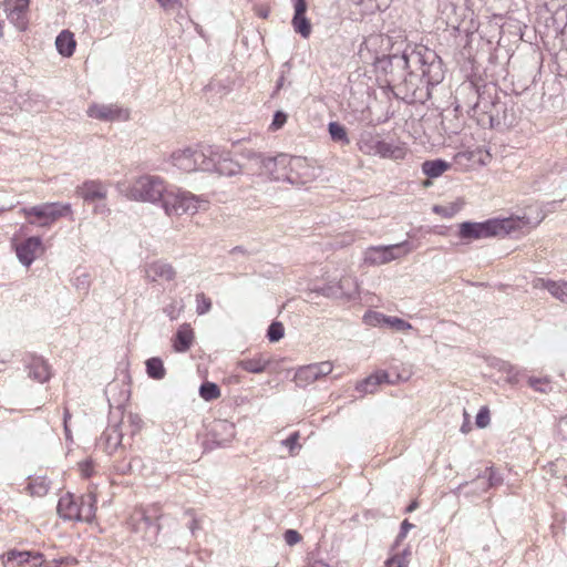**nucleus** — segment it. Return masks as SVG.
Segmentation results:
<instances>
[{
	"label": "nucleus",
	"instance_id": "43",
	"mask_svg": "<svg viewBox=\"0 0 567 567\" xmlns=\"http://www.w3.org/2000/svg\"><path fill=\"white\" fill-rule=\"evenodd\" d=\"M386 326L398 331L411 330L412 326L408 321L398 318L388 316Z\"/></svg>",
	"mask_w": 567,
	"mask_h": 567
},
{
	"label": "nucleus",
	"instance_id": "59",
	"mask_svg": "<svg viewBox=\"0 0 567 567\" xmlns=\"http://www.w3.org/2000/svg\"><path fill=\"white\" fill-rule=\"evenodd\" d=\"M350 281L351 279L350 278H344V279H341L339 281V285H338V290H340V295L343 293V290L346 287H348L350 285Z\"/></svg>",
	"mask_w": 567,
	"mask_h": 567
},
{
	"label": "nucleus",
	"instance_id": "2",
	"mask_svg": "<svg viewBox=\"0 0 567 567\" xmlns=\"http://www.w3.org/2000/svg\"><path fill=\"white\" fill-rule=\"evenodd\" d=\"M171 161L185 173L200 171L228 177L243 173V165L234 161L229 152L212 145L177 150L172 153Z\"/></svg>",
	"mask_w": 567,
	"mask_h": 567
},
{
	"label": "nucleus",
	"instance_id": "6",
	"mask_svg": "<svg viewBox=\"0 0 567 567\" xmlns=\"http://www.w3.org/2000/svg\"><path fill=\"white\" fill-rule=\"evenodd\" d=\"M206 204L207 200L203 197L178 189L166 192L162 206L168 216H181L183 214L194 215Z\"/></svg>",
	"mask_w": 567,
	"mask_h": 567
},
{
	"label": "nucleus",
	"instance_id": "13",
	"mask_svg": "<svg viewBox=\"0 0 567 567\" xmlns=\"http://www.w3.org/2000/svg\"><path fill=\"white\" fill-rule=\"evenodd\" d=\"M87 115L106 122L126 121L130 116L126 110L115 104H93L89 107Z\"/></svg>",
	"mask_w": 567,
	"mask_h": 567
},
{
	"label": "nucleus",
	"instance_id": "38",
	"mask_svg": "<svg viewBox=\"0 0 567 567\" xmlns=\"http://www.w3.org/2000/svg\"><path fill=\"white\" fill-rule=\"evenodd\" d=\"M528 385L533 388L535 391L540 393H547L551 390L550 380L548 378H528Z\"/></svg>",
	"mask_w": 567,
	"mask_h": 567
},
{
	"label": "nucleus",
	"instance_id": "55",
	"mask_svg": "<svg viewBox=\"0 0 567 567\" xmlns=\"http://www.w3.org/2000/svg\"><path fill=\"white\" fill-rule=\"evenodd\" d=\"M94 213L104 215V214L110 213V209L107 208L106 204L102 203V204L95 205Z\"/></svg>",
	"mask_w": 567,
	"mask_h": 567
},
{
	"label": "nucleus",
	"instance_id": "44",
	"mask_svg": "<svg viewBox=\"0 0 567 567\" xmlns=\"http://www.w3.org/2000/svg\"><path fill=\"white\" fill-rule=\"evenodd\" d=\"M408 551L404 550L400 555H394L385 561L386 567H408Z\"/></svg>",
	"mask_w": 567,
	"mask_h": 567
},
{
	"label": "nucleus",
	"instance_id": "33",
	"mask_svg": "<svg viewBox=\"0 0 567 567\" xmlns=\"http://www.w3.org/2000/svg\"><path fill=\"white\" fill-rule=\"evenodd\" d=\"M21 213L28 218L35 217L38 219V221L29 219V224L31 225H38L40 227H49L52 225L51 221L47 219V213L41 205L32 206L29 208L24 207L21 209Z\"/></svg>",
	"mask_w": 567,
	"mask_h": 567
},
{
	"label": "nucleus",
	"instance_id": "37",
	"mask_svg": "<svg viewBox=\"0 0 567 567\" xmlns=\"http://www.w3.org/2000/svg\"><path fill=\"white\" fill-rule=\"evenodd\" d=\"M386 320L388 316L377 311H368L363 316V322L371 327L386 326Z\"/></svg>",
	"mask_w": 567,
	"mask_h": 567
},
{
	"label": "nucleus",
	"instance_id": "51",
	"mask_svg": "<svg viewBox=\"0 0 567 567\" xmlns=\"http://www.w3.org/2000/svg\"><path fill=\"white\" fill-rule=\"evenodd\" d=\"M165 10H174L182 6L181 0H157Z\"/></svg>",
	"mask_w": 567,
	"mask_h": 567
},
{
	"label": "nucleus",
	"instance_id": "26",
	"mask_svg": "<svg viewBox=\"0 0 567 567\" xmlns=\"http://www.w3.org/2000/svg\"><path fill=\"white\" fill-rule=\"evenodd\" d=\"M75 45L74 35L69 30H63L55 39L56 50L63 56H71L74 53Z\"/></svg>",
	"mask_w": 567,
	"mask_h": 567
},
{
	"label": "nucleus",
	"instance_id": "1",
	"mask_svg": "<svg viewBox=\"0 0 567 567\" xmlns=\"http://www.w3.org/2000/svg\"><path fill=\"white\" fill-rule=\"evenodd\" d=\"M389 63L392 68L410 69L398 87L404 89L405 95L411 94L413 99L417 97L419 89L414 81H424L427 86H434L444 79L443 63L440 56L424 45H416L410 51L404 50L402 54H392L389 56Z\"/></svg>",
	"mask_w": 567,
	"mask_h": 567
},
{
	"label": "nucleus",
	"instance_id": "16",
	"mask_svg": "<svg viewBox=\"0 0 567 567\" xmlns=\"http://www.w3.org/2000/svg\"><path fill=\"white\" fill-rule=\"evenodd\" d=\"M42 247L40 237H29L22 244L17 246V257L20 262L29 267L35 259L37 251Z\"/></svg>",
	"mask_w": 567,
	"mask_h": 567
},
{
	"label": "nucleus",
	"instance_id": "5",
	"mask_svg": "<svg viewBox=\"0 0 567 567\" xmlns=\"http://www.w3.org/2000/svg\"><path fill=\"white\" fill-rule=\"evenodd\" d=\"M162 517V511L159 505L152 504L145 508H136L127 519L130 529L138 534L141 538L153 545L156 543L161 532V525L158 523Z\"/></svg>",
	"mask_w": 567,
	"mask_h": 567
},
{
	"label": "nucleus",
	"instance_id": "39",
	"mask_svg": "<svg viewBox=\"0 0 567 567\" xmlns=\"http://www.w3.org/2000/svg\"><path fill=\"white\" fill-rule=\"evenodd\" d=\"M549 293L561 302L567 303V281H555L550 285Z\"/></svg>",
	"mask_w": 567,
	"mask_h": 567
},
{
	"label": "nucleus",
	"instance_id": "21",
	"mask_svg": "<svg viewBox=\"0 0 567 567\" xmlns=\"http://www.w3.org/2000/svg\"><path fill=\"white\" fill-rule=\"evenodd\" d=\"M381 141L378 134L364 131L360 134L358 147L363 154L375 156L380 150Z\"/></svg>",
	"mask_w": 567,
	"mask_h": 567
},
{
	"label": "nucleus",
	"instance_id": "36",
	"mask_svg": "<svg viewBox=\"0 0 567 567\" xmlns=\"http://www.w3.org/2000/svg\"><path fill=\"white\" fill-rule=\"evenodd\" d=\"M199 395L205 401H213L220 396V389L216 383L204 382L199 388Z\"/></svg>",
	"mask_w": 567,
	"mask_h": 567
},
{
	"label": "nucleus",
	"instance_id": "62",
	"mask_svg": "<svg viewBox=\"0 0 567 567\" xmlns=\"http://www.w3.org/2000/svg\"><path fill=\"white\" fill-rule=\"evenodd\" d=\"M237 252H244L243 247L237 246V247L233 248L231 254H237Z\"/></svg>",
	"mask_w": 567,
	"mask_h": 567
},
{
	"label": "nucleus",
	"instance_id": "10",
	"mask_svg": "<svg viewBox=\"0 0 567 567\" xmlns=\"http://www.w3.org/2000/svg\"><path fill=\"white\" fill-rule=\"evenodd\" d=\"M333 365L330 361L311 363L300 367L295 373V382L298 386H307L317 380L330 374Z\"/></svg>",
	"mask_w": 567,
	"mask_h": 567
},
{
	"label": "nucleus",
	"instance_id": "11",
	"mask_svg": "<svg viewBox=\"0 0 567 567\" xmlns=\"http://www.w3.org/2000/svg\"><path fill=\"white\" fill-rule=\"evenodd\" d=\"M4 567H40L44 563L43 554L10 549L1 557Z\"/></svg>",
	"mask_w": 567,
	"mask_h": 567
},
{
	"label": "nucleus",
	"instance_id": "47",
	"mask_svg": "<svg viewBox=\"0 0 567 567\" xmlns=\"http://www.w3.org/2000/svg\"><path fill=\"white\" fill-rule=\"evenodd\" d=\"M184 515L189 518V523L187 524L192 535H195L196 530L200 528L198 519L195 517V512L192 508H188L184 512Z\"/></svg>",
	"mask_w": 567,
	"mask_h": 567
},
{
	"label": "nucleus",
	"instance_id": "14",
	"mask_svg": "<svg viewBox=\"0 0 567 567\" xmlns=\"http://www.w3.org/2000/svg\"><path fill=\"white\" fill-rule=\"evenodd\" d=\"M292 2L295 14L292 17L291 24L297 33L307 39L311 34V24L306 17L307 2L306 0H292Z\"/></svg>",
	"mask_w": 567,
	"mask_h": 567
},
{
	"label": "nucleus",
	"instance_id": "40",
	"mask_svg": "<svg viewBox=\"0 0 567 567\" xmlns=\"http://www.w3.org/2000/svg\"><path fill=\"white\" fill-rule=\"evenodd\" d=\"M184 309L183 301L173 299L163 308V312L173 321L176 320Z\"/></svg>",
	"mask_w": 567,
	"mask_h": 567
},
{
	"label": "nucleus",
	"instance_id": "15",
	"mask_svg": "<svg viewBox=\"0 0 567 567\" xmlns=\"http://www.w3.org/2000/svg\"><path fill=\"white\" fill-rule=\"evenodd\" d=\"M195 341V333L189 323H183L178 327L172 338L173 350L177 353L187 352Z\"/></svg>",
	"mask_w": 567,
	"mask_h": 567
},
{
	"label": "nucleus",
	"instance_id": "64",
	"mask_svg": "<svg viewBox=\"0 0 567 567\" xmlns=\"http://www.w3.org/2000/svg\"><path fill=\"white\" fill-rule=\"evenodd\" d=\"M65 560H68V558H61L60 560H55L54 563L56 565H60V564L64 563Z\"/></svg>",
	"mask_w": 567,
	"mask_h": 567
},
{
	"label": "nucleus",
	"instance_id": "41",
	"mask_svg": "<svg viewBox=\"0 0 567 567\" xmlns=\"http://www.w3.org/2000/svg\"><path fill=\"white\" fill-rule=\"evenodd\" d=\"M285 334V328L284 324L279 321H274L268 327L267 330V338L270 342H277L279 341Z\"/></svg>",
	"mask_w": 567,
	"mask_h": 567
},
{
	"label": "nucleus",
	"instance_id": "3",
	"mask_svg": "<svg viewBox=\"0 0 567 567\" xmlns=\"http://www.w3.org/2000/svg\"><path fill=\"white\" fill-rule=\"evenodd\" d=\"M468 114L483 128L505 130L517 124V115L514 105H507L501 101H489L477 97L476 103L468 110Z\"/></svg>",
	"mask_w": 567,
	"mask_h": 567
},
{
	"label": "nucleus",
	"instance_id": "46",
	"mask_svg": "<svg viewBox=\"0 0 567 567\" xmlns=\"http://www.w3.org/2000/svg\"><path fill=\"white\" fill-rule=\"evenodd\" d=\"M286 122H287V114L282 111H277L274 114V118L270 124V130L277 131V130L281 128Z\"/></svg>",
	"mask_w": 567,
	"mask_h": 567
},
{
	"label": "nucleus",
	"instance_id": "12",
	"mask_svg": "<svg viewBox=\"0 0 567 567\" xmlns=\"http://www.w3.org/2000/svg\"><path fill=\"white\" fill-rule=\"evenodd\" d=\"M290 164V158L285 154H279L274 157H267L264 165L262 175L271 181H288L291 182L287 167Z\"/></svg>",
	"mask_w": 567,
	"mask_h": 567
},
{
	"label": "nucleus",
	"instance_id": "25",
	"mask_svg": "<svg viewBox=\"0 0 567 567\" xmlns=\"http://www.w3.org/2000/svg\"><path fill=\"white\" fill-rule=\"evenodd\" d=\"M380 157L390 159H402L406 155V148L401 143L381 141L378 154Z\"/></svg>",
	"mask_w": 567,
	"mask_h": 567
},
{
	"label": "nucleus",
	"instance_id": "28",
	"mask_svg": "<svg viewBox=\"0 0 567 567\" xmlns=\"http://www.w3.org/2000/svg\"><path fill=\"white\" fill-rule=\"evenodd\" d=\"M29 7V0H9L7 3L8 18L16 21L19 28H24V21H20Z\"/></svg>",
	"mask_w": 567,
	"mask_h": 567
},
{
	"label": "nucleus",
	"instance_id": "49",
	"mask_svg": "<svg viewBox=\"0 0 567 567\" xmlns=\"http://www.w3.org/2000/svg\"><path fill=\"white\" fill-rule=\"evenodd\" d=\"M284 539L289 546H293L301 540V535L295 529H287Z\"/></svg>",
	"mask_w": 567,
	"mask_h": 567
},
{
	"label": "nucleus",
	"instance_id": "9",
	"mask_svg": "<svg viewBox=\"0 0 567 567\" xmlns=\"http://www.w3.org/2000/svg\"><path fill=\"white\" fill-rule=\"evenodd\" d=\"M503 477L493 468L487 467L483 475H477L472 482H465L457 486V492L461 493L465 488L471 487L470 491L464 492L466 496L471 494L480 495L488 488L501 485Z\"/></svg>",
	"mask_w": 567,
	"mask_h": 567
},
{
	"label": "nucleus",
	"instance_id": "18",
	"mask_svg": "<svg viewBox=\"0 0 567 567\" xmlns=\"http://www.w3.org/2000/svg\"><path fill=\"white\" fill-rule=\"evenodd\" d=\"M76 193L85 202L92 203L104 199L106 197L107 189L101 182L87 181L76 188Z\"/></svg>",
	"mask_w": 567,
	"mask_h": 567
},
{
	"label": "nucleus",
	"instance_id": "53",
	"mask_svg": "<svg viewBox=\"0 0 567 567\" xmlns=\"http://www.w3.org/2000/svg\"><path fill=\"white\" fill-rule=\"evenodd\" d=\"M558 431L564 440H567V416L560 419L558 423Z\"/></svg>",
	"mask_w": 567,
	"mask_h": 567
},
{
	"label": "nucleus",
	"instance_id": "32",
	"mask_svg": "<svg viewBox=\"0 0 567 567\" xmlns=\"http://www.w3.org/2000/svg\"><path fill=\"white\" fill-rule=\"evenodd\" d=\"M96 496L92 492L81 497L79 509H81V520L90 522L95 515Z\"/></svg>",
	"mask_w": 567,
	"mask_h": 567
},
{
	"label": "nucleus",
	"instance_id": "42",
	"mask_svg": "<svg viewBox=\"0 0 567 567\" xmlns=\"http://www.w3.org/2000/svg\"><path fill=\"white\" fill-rule=\"evenodd\" d=\"M196 312L198 316L207 313L212 308V300L200 292L196 295Z\"/></svg>",
	"mask_w": 567,
	"mask_h": 567
},
{
	"label": "nucleus",
	"instance_id": "24",
	"mask_svg": "<svg viewBox=\"0 0 567 567\" xmlns=\"http://www.w3.org/2000/svg\"><path fill=\"white\" fill-rule=\"evenodd\" d=\"M42 208L47 213V219L53 224L59 218L71 215L72 208L71 205L68 203H44L41 204Z\"/></svg>",
	"mask_w": 567,
	"mask_h": 567
},
{
	"label": "nucleus",
	"instance_id": "63",
	"mask_svg": "<svg viewBox=\"0 0 567 567\" xmlns=\"http://www.w3.org/2000/svg\"><path fill=\"white\" fill-rule=\"evenodd\" d=\"M415 508H416V503H415V502H413L412 504H410V505L408 506L406 512H412V511H414Z\"/></svg>",
	"mask_w": 567,
	"mask_h": 567
},
{
	"label": "nucleus",
	"instance_id": "48",
	"mask_svg": "<svg viewBox=\"0 0 567 567\" xmlns=\"http://www.w3.org/2000/svg\"><path fill=\"white\" fill-rule=\"evenodd\" d=\"M476 425L481 429L485 427L489 423V411L486 406H483L476 415Z\"/></svg>",
	"mask_w": 567,
	"mask_h": 567
},
{
	"label": "nucleus",
	"instance_id": "35",
	"mask_svg": "<svg viewBox=\"0 0 567 567\" xmlns=\"http://www.w3.org/2000/svg\"><path fill=\"white\" fill-rule=\"evenodd\" d=\"M329 134L334 142L348 145L350 140L343 125L338 122H331L328 125Z\"/></svg>",
	"mask_w": 567,
	"mask_h": 567
},
{
	"label": "nucleus",
	"instance_id": "45",
	"mask_svg": "<svg viewBox=\"0 0 567 567\" xmlns=\"http://www.w3.org/2000/svg\"><path fill=\"white\" fill-rule=\"evenodd\" d=\"M299 437V432H293L282 441V444L289 449L290 455H295L296 450L300 449V445L298 444Z\"/></svg>",
	"mask_w": 567,
	"mask_h": 567
},
{
	"label": "nucleus",
	"instance_id": "60",
	"mask_svg": "<svg viewBox=\"0 0 567 567\" xmlns=\"http://www.w3.org/2000/svg\"><path fill=\"white\" fill-rule=\"evenodd\" d=\"M128 420H130V422H131L133 425H135V426H136V430H138V429H140L138 423L141 422V420L138 419V416H137V415L130 414V415H128Z\"/></svg>",
	"mask_w": 567,
	"mask_h": 567
},
{
	"label": "nucleus",
	"instance_id": "20",
	"mask_svg": "<svg viewBox=\"0 0 567 567\" xmlns=\"http://www.w3.org/2000/svg\"><path fill=\"white\" fill-rule=\"evenodd\" d=\"M123 434L117 426L107 427L100 436L97 445L102 446L107 454H112L122 442Z\"/></svg>",
	"mask_w": 567,
	"mask_h": 567
},
{
	"label": "nucleus",
	"instance_id": "19",
	"mask_svg": "<svg viewBox=\"0 0 567 567\" xmlns=\"http://www.w3.org/2000/svg\"><path fill=\"white\" fill-rule=\"evenodd\" d=\"M176 276V271L171 264L164 261H155L147 266L146 277L156 281L157 279H164L166 281L173 280Z\"/></svg>",
	"mask_w": 567,
	"mask_h": 567
},
{
	"label": "nucleus",
	"instance_id": "4",
	"mask_svg": "<svg viewBox=\"0 0 567 567\" xmlns=\"http://www.w3.org/2000/svg\"><path fill=\"white\" fill-rule=\"evenodd\" d=\"M526 221L520 217L504 219H487L482 223L464 221L458 226V237L462 240H478L496 236H505L520 229Z\"/></svg>",
	"mask_w": 567,
	"mask_h": 567
},
{
	"label": "nucleus",
	"instance_id": "22",
	"mask_svg": "<svg viewBox=\"0 0 567 567\" xmlns=\"http://www.w3.org/2000/svg\"><path fill=\"white\" fill-rule=\"evenodd\" d=\"M241 155L247 161L244 167L251 175L261 176L267 157L261 153H257L252 150H245Z\"/></svg>",
	"mask_w": 567,
	"mask_h": 567
},
{
	"label": "nucleus",
	"instance_id": "50",
	"mask_svg": "<svg viewBox=\"0 0 567 567\" xmlns=\"http://www.w3.org/2000/svg\"><path fill=\"white\" fill-rule=\"evenodd\" d=\"M555 281L545 279V278H535L533 281V287L536 289H547L550 291V285H553Z\"/></svg>",
	"mask_w": 567,
	"mask_h": 567
},
{
	"label": "nucleus",
	"instance_id": "57",
	"mask_svg": "<svg viewBox=\"0 0 567 567\" xmlns=\"http://www.w3.org/2000/svg\"><path fill=\"white\" fill-rule=\"evenodd\" d=\"M442 124H443V126H444V130H445L446 132H449V133H452V134H456V133L458 132V130H460V125H456L455 127H452V126L447 125V124H446V118H444V120L442 121Z\"/></svg>",
	"mask_w": 567,
	"mask_h": 567
},
{
	"label": "nucleus",
	"instance_id": "56",
	"mask_svg": "<svg viewBox=\"0 0 567 567\" xmlns=\"http://www.w3.org/2000/svg\"><path fill=\"white\" fill-rule=\"evenodd\" d=\"M70 417H71V414H70L69 410L65 409L64 410V432H65L66 439L70 437V430H69V425H68V422H69Z\"/></svg>",
	"mask_w": 567,
	"mask_h": 567
},
{
	"label": "nucleus",
	"instance_id": "34",
	"mask_svg": "<svg viewBox=\"0 0 567 567\" xmlns=\"http://www.w3.org/2000/svg\"><path fill=\"white\" fill-rule=\"evenodd\" d=\"M146 372L154 380H162L166 374L163 361L155 357L146 361Z\"/></svg>",
	"mask_w": 567,
	"mask_h": 567
},
{
	"label": "nucleus",
	"instance_id": "17",
	"mask_svg": "<svg viewBox=\"0 0 567 567\" xmlns=\"http://www.w3.org/2000/svg\"><path fill=\"white\" fill-rule=\"evenodd\" d=\"M58 514L60 517L66 520H81V509H79V503L71 493H66L61 496L58 502Z\"/></svg>",
	"mask_w": 567,
	"mask_h": 567
},
{
	"label": "nucleus",
	"instance_id": "58",
	"mask_svg": "<svg viewBox=\"0 0 567 567\" xmlns=\"http://www.w3.org/2000/svg\"><path fill=\"white\" fill-rule=\"evenodd\" d=\"M321 293H322L323 296H327V297H331V296L337 297V296L339 295V293H338V291H334V290H333V287L322 288V289H321Z\"/></svg>",
	"mask_w": 567,
	"mask_h": 567
},
{
	"label": "nucleus",
	"instance_id": "61",
	"mask_svg": "<svg viewBox=\"0 0 567 567\" xmlns=\"http://www.w3.org/2000/svg\"><path fill=\"white\" fill-rule=\"evenodd\" d=\"M284 82H285V78H284V75H281L277 82L276 92L279 91L284 86Z\"/></svg>",
	"mask_w": 567,
	"mask_h": 567
},
{
	"label": "nucleus",
	"instance_id": "52",
	"mask_svg": "<svg viewBox=\"0 0 567 567\" xmlns=\"http://www.w3.org/2000/svg\"><path fill=\"white\" fill-rule=\"evenodd\" d=\"M413 527L411 523L408 522V519L403 520L401 524V529L398 535V539H402L406 536L408 532Z\"/></svg>",
	"mask_w": 567,
	"mask_h": 567
},
{
	"label": "nucleus",
	"instance_id": "23",
	"mask_svg": "<svg viewBox=\"0 0 567 567\" xmlns=\"http://www.w3.org/2000/svg\"><path fill=\"white\" fill-rule=\"evenodd\" d=\"M28 368L29 377L40 383L48 381L51 377L50 368L42 358H32Z\"/></svg>",
	"mask_w": 567,
	"mask_h": 567
},
{
	"label": "nucleus",
	"instance_id": "27",
	"mask_svg": "<svg viewBox=\"0 0 567 567\" xmlns=\"http://www.w3.org/2000/svg\"><path fill=\"white\" fill-rule=\"evenodd\" d=\"M270 360L259 353L254 358L240 360L237 364L249 373H261L267 369Z\"/></svg>",
	"mask_w": 567,
	"mask_h": 567
},
{
	"label": "nucleus",
	"instance_id": "8",
	"mask_svg": "<svg viewBox=\"0 0 567 567\" xmlns=\"http://www.w3.org/2000/svg\"><path fill=\"white\" fill-rule=\"evenodd\" d=\"M412 250L411 244L405 240L389 246H371L364 251V262L370 266H380L408 255Z\"/></svg>",
	"mask_w": 567,
	"mask_h": 567
},
{
	"label": "nucleus",
	"instance_id": "31",
	"mask_svg": "<svg viewBox=\"0 0 567 567\" xmlns=\"http://www.w3.org/2000/svg\"><path fill=\"white\" fill-rule=\"evenodd\" d=\"M210 431L214 436H219L220 442L229 441L235 436V425L227 420H216Z\"/></svg>",
	"mask_w": 567,
	"mask_h": 567
},
{
	"label": "nucleus",
	"instance_id": "29",
	"mask_svg": "<svg viewBox=\"0 0 567 567\" xmlns=\"http://www.w3.org/2000/svg\"><path fill=\"white\" fill-rule=\"evenodd\" d=\"M450 167L451 164L441 158L425 161L422 163V172L430 178L440 177Z\"/></svg>",
	"mask_w": 567,
	"mask_h": 567
},
{
	"label": "nucleus",
	"instance_id": "7",
	"mask_svg": "<svg viewBox=\"0 0 567 567\" xmlns=\"http://www.w3.org/2000/svg\"><path fill=\"white\" fill-rule=\"evenodd\" d=\"M164 181L158 176L145 175L138 177L130 189L133 199L155 203L164 202L166 194Z\"/></svg>",
	"mask_w": 567,
	"mask_h": 567
},
{
	"label": "nucleus",
	"instance_id": "30",
	"mask_svg": "<svg viewBox=\"0 0 567 567\" xmlns=\"http://www.w3.org/2000/svg\"><path fill=\"white\" fill-rule=\"evenodd\" d=\"M388 378L389 375L385 372L372 374L358 383L355 389L360 393H373L379 384L383 382L390 383Z\"/></svg>",
	"mask_w": 567,
	"mask_h": 567
},
{
	"label": "nucleus",
	"instance_id": "54",
	"mask_svg": "<svg viewBox=\"0 0 567 567\" xmlns=\"http://www.w3.org/2000/svg\"><path fill=\"white\" fill-rule=\"evenodd\" d=\"M81 471L85 477H90L92 474V462L86 461L81 464Z\"/></svg>",
	"mask_w": 567,
	"mask_h": 567
}]
</instances>
